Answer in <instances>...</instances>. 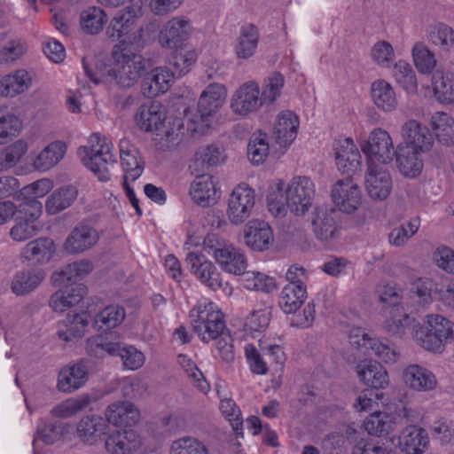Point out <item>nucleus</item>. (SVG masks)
<instances>
[{"mask_svg": "<svg viewBox=\"0 0 454 454\" xmlns=\"http://www.w3.org/2000/svg\"><path fill=\"white\" fill-rule=\"evenodd\" d=\"M314 192L313 183L309 178L294 177L285 191L278 185L268 194V208L275 216H284L287 210L303 215L311 206Z\"/></svg>", "mask_w": 454, "mask_h": 454, "instance_id": "1", "label": "nucleus"}, {"mask_svg": "<svg viewBox=\"0 0 454 454\" xmlns=\"http://www.w3.org/2000/svg\"><path fill=\"white\" fill-rule=\"evenodd\" d=\"M113 65L107 75L121 89L133 87L146 70L152 67L149 59L134 52L127 43H117L112 50Z\"/></svg>", "mask_w": 454, "mask_h": 454, "instance_id": "2", "label": "nucleus"}, {"mask_svg": "<svg viewBox=\"0 0 454 454\" xmlns=\"http://www.w3.org/2000/svg\"><path fill=\"white\" fill-rule=\"evenodd\" d=\"M412 335L417 345L440 354L447 343L454 341V324L441 315L430 314L424 325L413 328Z\"/></svg>", "mask_w": 454, "mask_h": 454, "instance_id": "3", "label": "nucleus"}, {"mask_svg": "<svg viewBox=\"0 0 454 454\" xmlns=\"http://www.w3.org/2000/svg\"><path fill=\"white\" fill-rule=\"evenodd\" d=\"M90 142V147L78 148V156L83 165L90 169L100 181H108L111 176L108 167L116 163V158L112 153L113 145L98 134H93Z\"/></svg>", "mask_w": 454, "mask_h": 454, "instance_id": "4", "label": "nucleus"}, {"mask_svg": "<svg viewBox=\"0 0 454 454\" xmlns=\"http://www.w3.org/2000/svg\"><path fill=\"white\" fill-rule=\"evenodd\" d=\"M341 213L333 207H318L312 213L311 226L315 238L331 246L341 235Z\"/></svg>", "mask_w": 454, "mask_h": 454, "instance_id": "5", "label": "nucleus"}, {"mask_svg": "<svg viewBox=\"0 0 454 454\" xmlns=\"http://www.w3.org/2000/svg\"><path fill=\"white\" fill-rule=\"evenodd\" d=\"M418 419L419 415L414 411L403 405L394 413L371 414L364 422V428L372 435L381 436L395 430L398 427H404V424L415 423Z\"/></svg>", "mask_w": 454, "mask_h": 454, "instance_id": "6", "label": "nucleus"}, {"mask_svg": "<svg viewBox=\"0 0 454 454\" xmlns=\"http://www.w3.org/2000/svg\"><path fill=\"white\" fill-rule=\"evenodd\" d=\"M225 95L224 86L218 83L208 85L201 93L198 102L197 114L192 119L194 132L206 133L210 127V117L223 106Z\"/></svg>", "mask_w": 454, "mask_h": 454, "instance_id": "7", "label": "nucleus"}, {"mask_svg": "<svg viewBox=\"0 0 454 454\" xmlns=\"http://www.w3.org/2000/svg\"><path fill=\"white\" fill-rule=\"evenodd\" d=\"M87 352L90 356L103 357L105 353L119 356L123 365L129 370H137L143 365L144 355L132 346H125L120 342L104 340L102 337L89 340Z\"/></svg>", "mask_w": 454, "mask_h": 454, "instance_id": "8", "label": "nucleus"}, {"mask_svg": "<svg viewBox=\"0 0 454 454\" xmlns=\"http://www.w3.org/2000/svg\"><path fill=\"white\" fill-rule=\"evenodd\" d=\"M362 152L365 154L367 166L390 163L395 153L392 138L388 132L378 128L369 135L368 139L361 145Z\"/></svg>", "mask_w": 454, "mask_h": 454, "instance_id": "9", "label": "nucleus"}, {"mask_svg": "<svg viewBox=\"0 0 454 454\" xmlns=\"http://www.w3.org/2000/svg\"><path fill=\"white\" fill-rule=\"evenodd\" d=\"M190 317H192L193 332L198 333L204 342L217 340L221 335L229 332L223 314L220 311L213 310L211 305L209 309H207V307L203 309H200V308L193 309Z\"/></svg>", "mask_w": 454, "mask_h": 454, "instance_id": "10", "label": "nucleus"}, {"mask_svg": "<svg viewBox=\"0 0 454 454\" xmlns=\"http://www.w3.org/2000/svg\"><path fill=\"white\" fill-rule=\"evenodd\" d=\"M331 196L340 213H353L362 201L361 191L351 176L338 180L333 186Z\"/></svg>", "mask_w": 454, "mask_h": 454, "instance_id": "11", "label": "nucleus"}, {"mask_svg": "<svg viewBox=\"0 0 454 454\" xmlns=\"http://www.w3.org/2000/svg\"><path fill=\"white\" fill-rule=\"evenodd\" d=\"M254 206V192L247 184H239L228 200L227 215L232 223L239 224L247 219Z\"/></svg>", "mask_w": 454, "mask_h": 454, "instance_id": "12", "label": "nucleus"}, {"mask_svg": "<svg viewBox=\"0 0 454 454\" xmlns=\"http://www.w3.org/2000/svg\"><path fill=\"white\" fill-rule=\"evenodd\" d=\"M141 7L127 6L118 11L106 28V35L112 42L126 43L122 37L129 35L136 27Z\"/></svg>", "mask_w": 454, "mask_h": 454, "instance_id": "13", "label": "nucleus"}, {"mask_svg": "<svg viewBox=\"0 0 454 454\" xmlns=\"http://www.w3.org/2000/svg\"><path fill=\"white\" fill-rule=\"evenodd\" d=\"M364 185L370 198L374 200H384L391 192L392 178L386 167L367 166Z\"/></svg>", "mask_w": 454, "mask_h": 454, "instance_id": "14", "label": "nucleus"}, {"mask_svg": "<svg viewBox=\"0 0 454 454\" xmlns=\"http://www.w3.org/2000/svg\"><path fill=\"white\" fill-rule=\"evenodd\" d=\"M192 30L191 22L185 17H175L166 22L159 34V43L162 47L178 49L186 45Z\"/></svg>", "mask_w": 454, "mask_h": 454, "instance_id": "15", "label": "nucleus"}, {"mask_svg": "<svg viewBox=\"0 0 454 454\" xmlns=\"http://www.w3.org/2000/svg\"><path fill=\"white\" fill-rule=\"evenodd\" d=\"M141 77V92L148 98L167 92L174 81V74L166 67H152Z\"/></svg>", "mask_w": 454, "mask_h": 454, "instance_id": "16", "label": "nucleus"}, {"mask_svg": "<svg viewBox=\"0 0 454 454\" xmlns=\"http://www.w3.org/2000/svg\"><path fill=\"white\" fill-rule=\"evenodd\" d=\"M57 247L54 240L40 237L27 243L20 252V258L33 265H45L55 256Z\"/></svg>", "mask_w": 454, "mask_h": 454, "instance_id": "17", "label": "nucleus"}, {"mask_svg": "<svg viewBox=\"0 0 454 454\" xmlns=\"http://www.w3.org/2000/svg\"><path fill=\"white\" fill-rule=\"evenodd\" d=\"M46 278V271L41 268H25L12 277L10 289L16 296H27L34 293Z\"/></svg>", "mask_w": 454, "mask_h": 454, "instance_id": "18", "label": "nucleus"}, {"mask_svg": "<svg viewBox=\"0 0 454 454\" xmlns=\"http://www.w3.org/2000/svg\"><path fill=\"white\" fill-rule=\"evenodd\" d=\"M243 233L244 243L254 251L262 252L269 249L274 240L272 229L262 220L249 221Z\"/></svg>", "mask_w": 454, "mask_h": 454, "instance_id": "19", "label": "nucleus"}, {"mask_svg": "<svg viewBox=\"0 0 454 454\" xmlns=\"http://www.w3.org/2000/svg\"><path fill=\"white\" fill-rule=\"evenodd\" d=\"M263 103L258 84L250 82L236 90L232 96L231 106L236 114L246 115L256 111Z\"/></svg>", "mask_w": 454, "mask_h": 454, "instance_id": "20", "label": "nucleus"}, {"mask_svg": "<svg viewBox=\"0 0 454 454\" xmlns=\"http://www.w3.org/2000/svg\"><path fill=\"white\" fill-rule=\"evenodd\" d=\"M49 300L50 308L55 312H64L79 304L86 294V286L82 284L62 285Z\"/></svg>", "mask_w": 454, "mask_h": 454, "instance_id": "21", "label": "nucleus"}, {"mask_svg": "<svg viewBox=\"0 0 454 454\" xmlns=\"http://www.w3.org/2000/svg\"><path fill=\"white\" fill-rule=\"evenodd\" d=\"M336 164L340 171L353 175L360 167L361 154L351 138H340L334 142Z\"/></svg>", "mask_w": 454, "mask_h": 454, "instance_id": "22", "label": "nucleus"}, {"mask_svg": "<svg viewBox=\"0 0 454 454\" xmlns=\"http://www.w3.org/2000/svg\"><path fill=\"white\" fill-rule=\"evenodd\" d=\"M89 362L82 359L76 364L61 369L58 376V388L71 393L80 388L88 380Z\"/></svg>", "mask_w": 454, "mask_h": 454, "instance_id": "23", "label": "nucleus"}, {"mask_svg": "<svg viewBox=\"0 0 454 454\" xmlns=\"http://www.w3.org/2000/svg\"><path fill=\"white\" fill-rule=\"evenodd\" d=\"M141 438L132 429L116 430L105 442L108 454H133L141 446Z\"/></svg>", "mask_w": 454, "mask_h": 454, "instance_id": "24", "label": "nucleus"}, {"mask_svg": "<svg viewBox=\"0 0 454 454\" xmlns=\"http://www.w3.org/2000/svg\"><path fill=\"white\" fill-rule=\"evenodd\" d=\"M186 262L191 272L210 289L215 291L222 286L220 274L211 262L203 260L202 256L194 252L188 253Z\"/></svg>", "mask_w": 454, "mask_h": 454, "instance_id": "25", "label": "nucleus"}, {"mask_svg": "<svg viewBox=\"0 0 454 454\" xmlns=\"http://www.w3.org/2000/svg\"><path fill=\"white\" fill-rule=\"evenodd\" d=\"M120 158L125 175L123 180L135 181L143 173L145 161L139 151L127 139H121L119 143Z\"/></svg>", "mask_w": 454, "mask_h": 454, "instance_id": "26", "label": "nucleus"}, {"mask_svg": "<svg viewBox=\"0 0 454 454\" xmlns=\"http://www.w3.org/2000/svg\"><path fill=\"white\" fill-rule=\"evenodd\" d=\"M98 240L97 231L90 225L74 227L65 240L64 249L68 254H80L92 247Z\"/></svg>", "mask_w": 454, "mask_h": 454, "instance_id": "27", "label": "nucleus"}, {"mask_svg": "<svg viewBox=\"0 0 454 454\" xmlns=\"http://www.w3.org/2000/svg\"><path fill=\"white\" fill-rule=\"evenodd\" d=\"M299 128L298 116L291 111H283L277 116L273 127V137L278 145L289 146L297 136Z\"/></svg>", "mask_w": 454, "mask_h": 454, "instance_id": "28", "label": "nucleus"}, {"mask_svg": "<svg viewBox=\"0 0 454 454\" xmlns=\"http://www.w3.org/2000/svg\"><path fill=\"white\" fill-rule=\"evenodd\" d=\"M404 426L399 437L400 449L406 454H423L429 443L427 432L412 423H407Z\"/></svg>", "mask_w": 454, "mask_h": 454, "instance_id": "29", "label": "nucleus"}, {"mask_svg": "<svg viewBox=\"0 0 454 454\" xmlns=\"http://www.w3.org/2000/svg\"><path fill=\"white\" fill-rule=\"evenodd\" d=\"M356 373L361 380L372 389H383L388 386L387 370L375 360H364L356 366Z\"/></svg>", "mask_w": 454, "mask_h": 454, "instance_id": "30", "label": "nucleus"}, {"mask_svg": "<svg viewBox=\"0 0 454 454\" xmlns=\"http://www.w3.org/2000/svg\"><path fill=\"white\" fill-rule=\"evenodd\" d=\"M105 415L107 422L116 427H131L139 419L138 410L128 401H118L109 404Z\"/></svg>", "mask_w": 454, "mask_h": 454, "instance_id": "31", "label": "nucleus"}, {"mask_svg": "<svg viewBox=\"0 0 454 454\" xmlns=\"http://www.w3.org/2000/svg\"><path fill=\"white\" fill-rule=\"evenodd\" d=\"M402 136L406 141L403 145H414L420 152L429 151L434 144L433 136L427 127L415 120H410L403 125Z\"/></svg>", "mask_w": 454, "mask_h": 454, "instance_id": "32", "label": "nucleus"}, {"mask_svg": "<svg viewBox=\"0 0 454 454\" xmlns=\"http://www.w3.org/2000/svg\"><path fill=\"white\" fill-rule=\"evenodd\" d=\"M92 268V263L89 260L76 261L54 271L51 276V280L54 286L78 284L77 280L89 274Z\"/></svg>", "mask_w": 454, "mask_h": 454, "instance_id": "33", "label": "nucleus"}, {"mask_svg": "<svg viewBox=\"0 0 454 454\" xmlns=\"http://www.w3.org/2000/svg\"><path fill=\"white\" fill-rule=\"evenodd\" d=\"M190 194L193 201L202 207H208L217 200V190L213 177L208 174H198L192 183Z\"/></svg>", "mask_w": 454, "mask_h": 454, "instance_id": "34", "label": "nucleus"}, {"mask_svg": "<svg viewBox=\"0 0 454 454\" xmlns=\"http://www.w3.org/2000/svg\"><path fill=\"white\" fill-rule=\"evenodd\" d=\"M419 150L414 145H403V144L397 145L395 157L403 175L415 177L420 174L423 160L419 158Z\"/></svg>", "mask_w": 454, "mask_h": 454, "instance_id": "35", "label": "nucleus"}, {"mask_svg": "<svg viewBox=\"0 0 454 454\" xmlns=\"http://www.w3.org/2000/svg\"><path fill=\"white\" fill-rule=\"evenodd\" d=\"M106 424L105 419L96 414L82 417L76 426L78 438L88 444H93L105 434Z\"/></svg>", "mask_w": 454, "mask_h": 454, "instance_id": "36", "label": "nucleus"}, {"mask_svg": "<svg viewBox=\"0 0 454 454\" xmlns=\"http://www.w3.org/2000/svg\"><path fill=\"white\" fill-rule=\"evenodd\" d=\"M452 287L453 285L443 289L442 286H439L432 279L419 278L412 283L411 293L413 299H417L420 305L426 306L430 304L434 298H439L443 301L445 293Z\"/></svg>", "mask_w": 454, "mask_h": 454, "instance_id": "37", "label": "nucleus"}, {"mask_svg": "<svg viewBox=\"0 0 454 454\" xmlns=\"http://www.w3.org/2000/svg\"><path fill=\"white\" fill-rule=\"evenodd\" d=\"M403 380L411 388L428 391L436 386L435 376L427 369L418 365H409L403 373Z\"/></svg>", "mask_w": 454, "mask_h": 454, "instance_id": "38", "label": "nucleus"}, {"mask_svg": "<svg viewBox=\"0 0 454 454\" xmlns=\"http://www.w3.org/2000/svg\"><path fill=\"white\" fill-rule=\"evenodd\" d=\"M78 189L68 184L54 190L47 198L45 210L49 215H56L69 207L76 200Z\"/></svg>", "mask_w": 454, "mask_h": 454, "instance_id": "39", "label": "nucleus"}, {"mask_svg": "<svg viewBox=\"0 0 454 454\" xmlns=\"http://www.w3.org/2000/svg\"><path fill=\"white\" fill-rule=\"evenodd\" d=\"M215 259L223 270L234 275H241L247 266L244 254L231 243L223 247V249L216 254Z\"/></svg>", "mask_w": 454, "mask_h": 454, "instance_id": "40", "label": "nucleus"}, {"mask_svg": "<svg viewBox=\"0 0 454 454\" xmlns=\"http://www.w3.org/2000/svg\"><path fill=\"white\" fill-rule=\"evenodd\" d=\"M371 95L374 105L384 112H392L397 106V98L392 85L385 80L372 83Z\"/></svg>", "mask_w": 454, "mask_h": 454, "instance_id": "41", "label": "nucleus"}, {"mask_svg": "<svg viewBox=\"0 0 454 454\" xmlns=\"http://www.w3.org/2000/svg\"><path fill=\"white\" fill-rule=\"evenodd\" d=\"M135 120L137 126L146 132L158 130L164 121L160 105L157 103L142 105L136 114Z\"/></svg>", "mask_w": 454, "mask_h": 454, "instance_id": "42", "label": "nucleus"}, {"mask_svg": "<svg viewBox=\"0 0 454 454\" xmlns=\"http://www.w3.org/2000/svg\"><path fill=\"white\" fill-rule=\"evenodd\" d=\"M89 318L90 315L87 311L75 312L72 310L64 320L67 330L59 331V337L65 341H69L72 338L82 337L87 331Z\"/></svg>", "mask_w": 454, "mask_h": 454, "instance_id": "43", "label": "nucleus"}, {"mask_svg": "<svg viewBox=\"0 0 454 454\" xmlns=\"http://www.w3.org/2000/svg\"><path fill=\"white\" fill-rule=\"evenodd\" d=\"M70 428L69 424L60 420L52 422L42 420L37 425L36 436L33 441V445H35L37 440L43 441L45 444H53L69 434Z\"/></svg>", "mask_w": 454, "mask_h": 454, "instance_id": "44", "label": "nucleus"}, {"mask_svg": "<svg viewBox=\"0 0 454 454\" xmlns=\"http://www.w3.org/2000/svg\"><path fill=\"white\" fill-rule=\"evenodd\" d=\"M67 145L62 141H54L44 147L34 160L37 170L46 171L56 166L64 157Z\"/></svg>", "mask_w": 454, "mask_h": 454, "instance_id": "45", "label": "nucleus"}, {"mask_svg": "<svg viewBox=\"0 0 454 454\" xmlns=\"http://www.w3.org/2000/svg\"><path fill=\"white\" fill-rule=\"evenodd\" d=\"M306 298V286L287 284L281 292L279 306L286 314L295 313Z\"/></svg>", "mask_w": 454, "mask_h": 454, "instance_id": "46", "label": "nucleus"}, {"mask_svg": "<svg viewBox=\"0 0 454 454\" xmlns=\"http://www.w3.org/2000/svg\"><path fill=\"white\" fill-rule=\"evenodd\" d=\"M431 127L439 143L454 145V119L443 112H436L431 117Z\"/></svg>", "mask_w": 454, "mask_h": 454, "instance_id": "47", "label": "nucleus"}, {"mask_svg": "<svg viewBox=\"0 0 454 454\" xmlns=\"http://www.w3.org/2000/svg\"><path fill=\"white\" fill-rule=\"evenodd\" d=\"M30 84L31 77L28 73L24 69L17 70L0 81V94L4 97H14L27 90Z\"/></svg>", "mask_w": 454, "mask_h": 454, "instance_id": "48", "label": "nucleus"}, {"mask_svg": "<svg viewBox=\"0 0 454 454\" xmlns=\"http://www.w3.org/2000/svg\"><path fill=\"white\" fill-rule=\"evenodd\" d=\"M258 41L259 32L255 26L249 24L242 27L235 47L237 57L243 59L252 57L257 48Z\"/></svg>", "mask_w": 454, "mask_h": 454, "instance_id": "49", "label": "nucleus"}, {"mask_svg": "<svg viewBox=\"0 0 454 454\" xmlns=\"http://www.w3.org/2000/svg\"><path fill=\"white\" fill-rule=\"evenodd\" d=\"M169 59L170 72L175 77H181L186 74L196 61V52L187 45L173 49Z\"/></svg>", "mask_w": 454, "mask_h": 454, "instance_id": "50", "label": "nucleus"}, {"mask_svg": "<svg viewBox=\"0 0 454 454\" xmlns=\"http://www.w3.org/2000/svg\"><path fill=\"white\" fill-rule=\"evenodd\" d=\"M125 316V309L121 306H106L94 317L93 327L98 331H108L120 325Z\"/></svg>", "mask_w": 454, "mask_h": 454, "instance_id": "51", "label": "nucleus"}, {"mask_svg": "<svg viewBox=\"0 0 454 454\" xmlns=\"http://www.w3.org/2000/svg\"><path fill=\"white\" fill-rule=\"evenodd\" d=\"M107 21L106 12L98 6H90L80 14V25L88 35H98Z\"/></svg>", "mask_w": 454, "mask_h": 454, "instance_id": "52", "label": "nucleus"}, {"mask_svg": "<svg viewBox=\"0 0 454 454\" xmlns=\"http://www.w3.org/2000/svg\"><path fill=\"white\" fill-rule=\"evenodd\" d=\"M269 143L267 135L262 131L254 133L247 145V157L249 160L255 165L264 162L269 155Z\"/></svg>", "mask_w": 454, "mask_h": 454, "instance_id": "53", "label": "nucleus"}, {"mask_svg": "<svg viewBox=\"0 0 454 454\" xmlns=\"http://www.w3.org/2000/svg\"><path fill=\"white\" fill-rule=\"evenodd\" d=\"M393 76L395 82L408 93H415L417 91V79L412 67L403 61H397L393 68Z\"/></svg>", "mask_w": 454, "mask_h": 454, "instance_id": "54", "label": "nucleus"}, {"mask_svg": "<svg viewBox=\"0 0 454 454\" xmlns=\"http://www.w3.org/2000/svg\"><path fill=\"white\" fill-rule=\"evenodd\" d=\"M389 314L390 319L386 322V330L391 335L401 338L413 322V318L402 307L391 308Z\"/></svg>", "mask_w": 454, "mask_h": 454, "instance_id": "55", "label": "nucleus"}, {"mask_svg": "<svg viewBox=\"0 0 454 454\" xmlns=\"http://www.w3.org/2000/svg\"><path fill=\"white\" fill-rule=\"evenodd\" d=\"M27 150L23 140H18L0 151V171L14 167Z\"/></svg>", "mask_w": 454, "mask_h": 454, "instance_id": "56", "label": "nucleus"}, {"mask_svg": "<svg viewBox=\"0 0 454 454\" xmlns=\"http://www.w3.org/2000/svg\"><path fill=\"white\" fill-rule=\"evenodd\" d=\"M414 64L422 74L431 73L436 65L434 54L422 43H417L412 49Z\"/></svg>", "mask_w": 454, "mask_h": 454, "instance_id": "57", "label": "nucleus"}, {"mask_svg": "<svg viewBox=\"0 0 454 454\" xmlns=\"http://www.w3.org/2000/svg\"><path fill=\"white\" fill-rule=\"evenodd\" d=\"M223 160V152L216 145H207L200 147L195 153L194 164L201 165L203 168L216 166Z\"/></svg>", "mask_w": 454, "mask_h": 454, "instance_id": "58", "label": "nucleus"}, {"mask_svg": "<svg viewBox=\"0 0 454 454\" xmlns=\"http://www.w3.org/2000/svg\"><path fill=\"white\" fill-rule=\"evenodd\" d=\"M432 85L434 96L442 103L451 102L454 97V90L451 81L442 71L437 70L433 74Z\"/></svg>", "mask_w": 454, "mask_h": 454, "instance_id": "59", "label": "nucleus"}, {"mask_svg": "<svg viewBox=\"0 0 454 454\" xmlns=\"http://www.w3.org/2000/svg\"><path fill=\"white\" fill-rule=\"evenodd\" d=\"M90 403V398L88 395L69 399L53 408L51 413L57 418H69L85 409Z\"/></svg>", "mask_w": 454, "mask_h": 454, "instance_id": "60", "label": "nucleus"}, {"mask_svg": "<svg viewBox=\"0 0 454 454\" xmlns=\"http://www.w3.org/2000/svg\"><path fill=\"white\" fill-rule=\"evenodd\" d=\"M170 454H207V450L197 439L187 436L172 442Z\"/></svg>", "mask_w": 454, "mask_h": 454, "instance_id": "61", "label": "nucleus"}, {"mask_svg": "<svg viewBox=\"0 0 454 454\" xmlns=\"http://www.w3.org/2000/svg\"><path fill=\"white\" fill-rule=\"evenodd\" d=\"M285 79L280 73H273L264 80L262 91V98L264 103H272L280 96L284 87Z\"/></svg>", "mask_w": 454, "mask_h": 454, "instance_id": "62", "label": "nucleus"}, {"mask_svg": "<svg viewBox=\"0 0 454 454\" xmlns=\"http://www.w3.org/2000/svg\"><path fill=\"white\" fill-rule=\"evenodd\" d=\"M429 40L434 45L449 51L454 48V30L447 25L440 24L431 30Z\"/></svg>", "mask_w": 454, "mask_h": 454, "instance_id": "63", "label": "nucleus"}, {"mask_svg": "<svg viewBox=\"0 0 454 454\" xmlns=\"http://www.w3.org/2000/svg\"><path fill=\"white\" fill-rule=\"evenodd\" d=\"M371 57L379 66L388 67L395 59L394 48L387 41H379L372 46Z\"/></svg>", "mask_w": 454, "mask_h": 454, "instance_id": "64", "label": "nucleus"}]
</instances>
